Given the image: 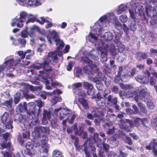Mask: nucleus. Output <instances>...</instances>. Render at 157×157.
Listing matches in <instances>:
<instances>
[{
    "mask_svg": "<svg viewBox=\"0 0 157 157\" xmlns=\"http://www.w3.org/2000/svg\"><path fill=\"white\" fill-rule=\"evenodd\" d=\"M148 121L146 118H144L141 119V123L144 127L147 128V124L148 123Z\"/></svg>",
    "mask_w": 157,
    "mask_h": 157,
    "instance_id": "obj_40",
    "label": "nucleus"
},
{
    "mask_svg": "<svg viewBox=\"0 0 157 157\" xmlns=\"http://www.w3.org/2000/svg\"><path fill=\"white\" fill-rule=\"evenodd\" d=\"M72 114L71 110L67 108H60L56 109L53 111L54 115L59 117L60 120H61L63 118V116L69 117Z\"/></svg>",
    "mask_w": 157,
    "mask_h": 157,
    "instance_id": "obj_8",
    "label": "nucleus"
},
{
    "mask_svg": "<svg viewBox=\"0 0 157 157\" xmlns=\"http://www.w3.org/2000/svg\"><path fill=\"white\" fill-rule=\"evenodd\" d=\"M28 27L26 28L25 30H22L21 32V36L22 37L26 38L27 37L28 35V33L27 31Z\"/></svg>",
    "mask_w": 157,
    "mask_h": 157,
    "instance_id": "obj_45",
    "label": "nucleus"
},
{
    "mask_svg": "<svg viewBox=\"0 0 157 157\" xmlns=\"http://www.w3.org/2000/svg\"><path fill=\"white\" fill-rule=\"evenodd\" d=\"M18 54L19 56H21L22 59H24L25 56V52L23 51H19L18 52Z\"/></svg>",
    "mask_w": 157,
    "mask_h": 157,
    "instance_id": "obj_61",
    "label": "nucleus"
},
{
    "mask_svg": "<svg viewBox=\"0 0 157 157\" xmlns=\"http://www.w3.org/2000/svg\"><path fill=\"white\" fill-rule=\"evenodd\" d=\"M58 49L57 48L56 51L54 52H50L48 55V58H49L52 60L53 62L57 63L58 62V58L57 55L59 56H60L62 55V53L61 51L62 49Z\"/></svg>",
    "mask_w": 157,
    "mask_h": 157,
    "instance_id": "obj_12",
    "label": "nucleus"
},
{
    "mask_svg": "<svg viewBox=\"0 0 157 157\" xmlns=\"http://www.w3.org/2000/svg\"><path fill=\"white\" fill-rule=\"evenodd\" d=\"M126 56L124 53H120L119 56L117 57V60L118 62H121L125 59Z\"/></svg>",
    "mask_w": 157,
    "mask_h": 157,
    "instance_id": "obj_32",
    "label": "nucleus"
},
{
    "mask_svg": "<svg viewBox=\"0 0 157 157\" xmlns=\"http://www.w3.org/2000/svg\"><path fill=\"white\" fill-rule=\"evenodd\" d=\"M42 86H34L31 85H29L28 88L31 91H33L37 90L38 89H41Z\"/></svg>",
    "mask_w": 157,
    "mask_h": 157,
    "instance_id": "obj_30",
    "label": "nucleus"
},
{
    "mask_svg": "<svg viewBox=\"0 0 157 157\" xmlns=\"http://www.w3.org/2000/svg\"><path fill=\"white\" fill-rule=\"evenodd\" d=\"M20 96L22 97L25 96L27 98L33 99L35 98V96L33 94H26L25 92L22 90H21L19 91Z\"/></svg>",
    "mask_w": 157,
    "mask_h": 157,
    "instance_id": "obj_21",
    "label": "nucleus"
},
{
    "mask_svg": "<svg viewBox=\"0 0 157 157\" xmlns=\"http://www.w3.org/2000/svg\"><path fill=\"white\" fill-rule=\"evenodd\" d=\"M148 70L150 71V73H151L152 75H154L157 78V73L154 71L153 69L151 68H149Z\"/></svg>",
    "mask_w": 157,
    "mask_h": 157,
    "instance_id": "obj_57",
    "label": "nucleus"
},
{
    "mask_svg": "<svg viewBox=\"0 0 157 157\" xmlns=\"http://www.w3.org/2000/svg\"><path fill=\"white\" fill-rule=\"evenodd\" d=\"M119 19L122 22H125L127 21L128 17L126 15H121L120 16Z\"/></svg>",
    "mask_w": 157,
    "mask_h": 157,
    "instance_id": "obj_42",
    "label": "nucleus"
},
{
    "mask_svg": "<svg viewBox=\"0 0 157 157\" xmlns=\"http://www.w3.org/2000/svg\"><path fill=\"white\" fill-rule=\"evenodd\" d=\"M37 16L36 15H34L31 14H29V16L28 17V20L26 21V24H28L30 22H33L35 21L38 22L39 23L43 24L45 21L43 17H41L40 19L41 21L38 20L37 18Z\"/></svg>",
    "mask_w": 157,
    "mask_h": 157,
    "instance_id": "obj_13",
    "label": "nucleus"
},
{
    "mask_svg": "<svg viewBox=\"0 0 157 157\" xmlns=\"http://www.w3.org/2000/svg\"><path fill=\"white\" fill-rule=\"evenodd\" d=\"M12 121H9L6 124H4L6 128L10 129L13 128V126L12 125Z\"/></svg>",
    "mask_w": 157,
    "mask_h": 157,
    "instance_id": "obj_39",
    "label": "nucleus"
},
{
    "mask_svg": "<svg viewBox=\"0 0 157 157\" xmlns=\"http://www.w3.org/2000/svg\"><path fill=\"white\" fill-rule=\"evenodd\" d=\"M51 34L53 39L56 43V45L57 46L58 49L63 48L64 46V44L59 38L58 35L56 32L53 30L51 32Z\"/></svg>",
    "mask_w": 157,
    "mask_h": 157,
    "instance_id": "obj_11",
    "label": "nucleus"
},
{
    "mask_svg": "<svg viewBox=\"0 0 157 157\" xmlns=\"http://www.w3.org/2000/svg\"><path fill=\"white\" fill-rule=\"evenodd\" d=\"M38 108L37 112V116L36 115V111H37L36 109V106L34 103L33 102L28 103V108H29V111L27 112V117L31 120V124L33 125H36L39 122L38 116L40 114V108L44 106V102L40 100H36V101Z\"/></svg>",
    "mask_w": 157,
    "mask_h": 157,
    "instance_id": "obj_3",
    "label": "nucleus"
},
{
    "mask_svg": "<svg viewBox=\"0 0 157 157\" xmlns=\"http://www.w3.org/2000/svg\"><path fill=\"white\" fill-rule=\"evenodd\" d=\"M38 0H26V2L27 4L31 6L35 5L37 6L40 5V3L37 1Z\"/></svg>",
    "mask_w": 157,
    "mask_h": 157,
    "instance_id": "obj_25",
    "label": "nucleus"
},
{
    "mask_svg": "<svg viewBox=\"0 0 157 157\" xmlns=\"http://www.w3.org/2000/svg\"><path fill=\"white\" fill-rule=\"evenodd\" d=\"M88 57L93 58L96 61L98 60V59L97 57L91 55L90 52H86L84 53V56L81 59L82 62L88 64V66L84 67L83 70L89 75L88 78L91 81L96 83V87L98 88L99 85H102L101 81L99 79L100 78L101 79L102 73L99 71V68L97 66L93 64Z\"/></svg>",
    "mask_w": 157,
    "mask_h": 157,
    "instance_id": "obj_2",
    "label": "nucleus"
},
{
    "mask_svg": "<svg viewBox=\"0 0 157 157\" xmlns=\"http://www.w3.org/2000/svg\"><path fill=\"white\" fill-rule=\"evenodd\" d=\"M120 86L121 88L124 90H130L132 89V86L129 84H125L121 83L120 85Z\"/></svg>",
    "mask_w": 157,
    "mask_h": 157,
    "instance_id": "obj_29",
    "label": "nucleus"
},
{
    "mask_svg": "<svg viewBox=\"0 0 157 157\" xmlns=\"http://www.w3.org/2000/svg\"><path fill=\"white\" fill-rule=\"evenodd\" d=\"M107 15H104V16L101 17L99 19V21L101 22H103L104 21H105L106 22H107Z\"/></svg>",
    "mask_w": 157,
    "mask_h": 157,
    "instance_id": "obj_53",
    "label": "nucleus"
},
{
    "mask_svg": "<svg viewBox=\"0 0 157 157\" xmlns=\"http://www.w3.org/2000/svg\"><path fill=\"white\" fill-rule=\"evenodd\" d=\"M41 143V147L44 148V151L47 153L48 151V147L47 142L48 141V138L45 135H43L40 138Z\"/></svg>",
    "mask_w": 157,
    "mask_h": 157,
    "instance_id": "obj_15",
    "label": "nucleus"
},
{
    "mask_svg": "<svg viewBox=\"0 0 157 157\" xmlns=\"http://www.w3.org/2000/svg\"><path fill=\"white\" fill-rule=\"evenodd\" d=\"M1 153L3 155L4 157H12V153H11L6 152L4 153L3 151H2Z\"/></svg>",
    "mask_w": 157,
    "mask_h": 157,
    "instance_id": "obj_54",
    "label": "nucleus"
},
{
    "mask_svg": "<svg viewBox=\"0 0 157 157\" xmlns=\"http://www.w3.org/2000/svg\"><path fill=\"white\" fill-rule=\"evenodd\" d=\"M149 82L151 85H154L155 83L156 80L153 76L150 77Z\"/></svg>",
    "mask_w": 157,
    "mask_h": 157,
    "instance_id": "obj_48",
    "label": "nucleus"
},
{
    "mask_svg": "<svg viewBox=\"0 0 157 157\" xmlns=\"http://www.w3.org/2000/svg\"><path fill=\"white\" fill-rule=\"evenodd\" d=\"M110 52L111 54L113 56H115L117 53V49L113 44L111 46V47L110 48Z\"/></svg>",
    "mask_w": 157,
    "mask_h": 157,
    "instance_id": "obj_33",
    "label": "nucleus"
},
{
    "mask_svg": "<svg viewBox=\"0 0 157 157\" xmlns=\"http://www.w3.org/2000/svg\"><path fill=\"white\" fill-rule=\"evenodd\" d=\"M10 144L9 142L7 144L6 143H3L0 144V148L3 149L4 148H8L10 147Z\"/></svg>",
    "mask_w": 157,
    "mask_h": 157,
    "instance_id": "obj_38",
    "label": "nucleus"
},
{
    "mask_svg": "<svg viewBox=\"0 0 157 157\" xmlns=\"http://www.w3.org/2000/svg\"><path fill=\"white\" fill-rule=\"evenodd\" d=\"M89 36L91 38L89 39V40L90 41H92L94 40V43L95 44V46H98V47H96V49L98 50H99L101 52V60L102 62L105 61L107 60V48H103L102 47L99 46V44L98 42L99 40H98L97 37L95 35L91 33H90L89 34Z\"/></svg>",
    "mask_w": 157,
    "mask_h": 157,
    "instance_id": "obj_6",
    "label": "nucleus"
},
{
    "mask_svg": "<svg viewBox=\"0 0 157 157\" xmlns=\"http://www.w3.org/2000/svg\"><path fill=\"white\" fill-rule=\"evenodd\" d=\"M121 77L122 80L124 82H126L130 79L131 77L130 75L126 74L124 75H122Z\"/></svg>",
    "mask_w": 157,
    "mask_h": 157,
    "instance_id": "obj_41",
    "label": "nucleus"
},
{
    "mask_svg": "<svg viewBox=\"0 0 157 157\" xmlns=\"http://www.w3.org/2000/svg\"><path fill=\"white\" fill-rule=\"evenodd\" d=\"M45 94H46V96L47 95H50L51 96L52 95V94H60L62 93V92L59 90L58 89H57L56 90H54L52 92L50 93L49 92H46L45 91H44Z\"/></svg>",
    "mask_w": 157,
    "mask_h": 157,
    "instance_id": "obj_28",
    "label": "nucleus"
},
{
    "mask_svg": "<svg viewBox=\"0 0 157 157\" xmlns=\"http://www.w3.org/2000/svg\"><path fill=\"white\" fill-rule=\"evenodd\" d=\"M144 76L138 75L135 77L136 80L138 82L145 84H148L149 82V78L151 73L150 71L145 70L143 71Z\"/></svg>",
    "mask_w": 157,
    "mask_h": 157,
    "instance_id": "obj_9",
    "label": "nucleus"
},
{
    "mask_svg": "<svg viewBox=\"0 0 157 157\" xmlns=\"http://www.w3.org/2000/svg\"><path fill=\"white\" fill-rule=\"evenodd\" d=\"M117 33H115V38L117 41L119 42V40L121 36V35L120 33V31H118Z\"/></svg>",
    "mask_w": 157,
    "mask_h": 157,
    "instance_id": "obj_52",
    "label": "nucleus"
},
{
    "mask_svg": "<svg viewBox=\"0 0 157 157\" xmlns=\"http://www.w3.org/2000/svg\"><path fill=\"white\" fill-rule=\"evenodd\" d=\"M83 86L87 89V92L89 95H92L94 94L93 86L87 82H84Z\"/></svg>",
    "mask_w": 157,
    "mask_h": 157,
    "instance_id": "obj_17",
    "label": "nucleus"
},
{
    "mask_svg": "<svg viewBox=\"0 0 157 157\" xmlns=\"http://www.w3.org/2000/svg\"><path fill=\"white\" fill-rule=\"evenodd\" d=\"M13 101L12 99H10L9 100L6 101H5L4 104L9 109L11 108L12 103Z\"/></svg>",
    "mask_w": 157,
    "mask_h": 157,
    "instance_id": "obj_37",
    "label": "nucleus"
},
{
    "mask_svg": "<svg viewBox=\"0 0 157 157\" xmlns=\"http://www.w3.org/2000/svg\"><path fill=\"white\" fill-rule=\"evenodd\" d=\"M35 132H38L39 133L42 132L46 134H49L50 132V129L48 127H44L43 126H36L34 129Z\"/></svg>",
    "mask_w": 157,
    "mask_h": 157,
    "instance_id": "obj_16",
    "label": "nucleus"
},
{
    "mask_svg": "<svg viewBox=\"0 0 157 157\" xmlns=\"http://www.w3.org/2000/svg\"><path fill=\"white\" fill-rule=\"evenodd\" d=\"M147 105L148 108L150 109H153L154 107V104L151 100H149L147 101Z\"/></svg>",
    "mask_w": 157,
    "mask_h": 157,
    "instance_id": "obj_43",
    "label": "nucleus"
},
{
    "mask_svg": "<svg viewBox=\"0 0 157 157\" xmlns=\"http://www.w3.org/2000/svg\"><path fill=\"white\" fill-rule=\"evenodd\" d=\"M30 136V132L26 131L23 133V137L24 139H29Z\"/></svg>",
    "mask_w": 157,
    "mask_h": 157,
    "instance_id": "obj_46",
    "label": "nucleus"
},
{
    "mask_svg": "<svg viewBox=\"0 0 157 157\" xmlns=\"http://www.w3.org/2000/svg\"><path fill=\"white\" fill-rule=\"evenodd\" d=\"M103 28V27L101 25H99L97 27L94 29V30L96 32V33L98 35H101V31Z\"/></svg>",
    "mask_w": 157,
    "mask_h": 157,
    "instance_id": "obj_35",
    "label": "nucleus"
},
{
    "mask_svg": "<svg viewBox=\"0 0 157 157\" xmlns=\"http://www.w3.org/2000/svg\"><path fill=\"white\" fill-rule=\"evenodd\" d=\"M137 105L138 107L140 108V109L141 112L144 113H146V109L143 103L141 102L138 103Z\"/></svg>",
    "mask_w": 157,
    "mask_h": 157,
    "instance_id": "obj_31",
    "label": "nucleus"
},
{
    "mask_svg": "<svg viewBox=\"0 0 157 157\" xmlns=\"http://www.w3.org/2000/svg\"><path fill=\"white\" fill-rule=\"evenodd\" d=\"M51 59L47 58V59L44 60L43 63L42 64L38 63L35 65L34 66V68L37 69H39L43 67L44 70L47 71H51L52 68L49 65Z\"/></svg>",
    "mask_w": 157,
    "mask_h": 157,
    "instance_id": "obj_10",
    "label": "nucleus"
},
{
    "mask_svg": "<svg viewBox=\"0 0 157 157\" xmlns=\"http://www.w3.org/2000/svg\"><path fill=\"white\" fill-rule=\"evenodd\" d=\"M27 17V14L24 11H22L20 13V17L18 18H15L13 19V22L11 25L12 26H14L16 24L17 27L21 28L24 25L23 22L25 21Z\"/></svg>",
    "mask_w": 157,
    "mask_h": 157,
    "instance_id": "obj_7",
    "label": "nucleus"
},
{
    "mask_svg": "<svg viewBox=\"0 0 157 157\" xmlns=\"http://www.w3.org/2000/svg\"><path fill=\"white\" fill-rule=\"evenodd\" d=\"M113 34L110 32L105 33L103 36V38L106 41L110 40L113 39Z\"/></svg>",
    "mask_w": 157,
    "mask_h": 157,
    "instance_id": "obj_24",
    "label": "nucleus"
},
{
    "mask_svg": "<svg viewBox=\"0 0 157 157\" xmlns=\"http://www.w3.org/2000/svg\"><path fill=\"white\" fill-rule=\"evenodd\" d=\"M21 60L19 58L12 59L6 61L3 64L0 66V78H2L4 73L8 70L12 71L14 70L16 65L18 64Z\"/></svg>",
    "mask_w": 157,
    "mask_h": 157,
    "instance_id": "obj_4",
    "label": "nucleus"
},
{
    "mask_svg": "<svg viewBox=\"0 0 157 157\" xmlns=\"http://www.w3.org/2000/svg\"><path fill=\"white\" fill-rule=\"evenodd\" d=\"M51 115V114L50 112L47 111L45 110H44L43 113V119L42 120V121L49 119L50 118Z\"/></svg>",
    "mask_w": 157,
    "mask_h": 157,
    "instance_id": "obj_27",
    "label": "nucleus"
},
{
    "mask_svg": "<svg viewBox=\"0 0 157 157\" xmlns=\"http://www.w3.org/2000/svg\"><path fill=\"white\" fill-rule=\"evenodd\" d=\"M127 9V7L124 5H121L119 6L117 11V14L118 15L122 13Z\"/></svg>",
    "mask_w": 157,
    "mask_h": 157,
    "instance_id": "obj_26",
    "label": "nucleus"
},
{
    "mask_svg": "<svg viewBox=\"0 0 157 157\" xmlns=\"http://www.w3.org/2000/svg\"><path fill=\"white\" fill-rule=\"evenodd\" d=\"M141 88H140V91L139 93L140 98V97H141V99H142L143 98H147V96H148V93L147 92V89L144 86H141Z\"/></svg>",
    "mask_w": 157,
    "mask_h": 157,
    "instance_id": "obj_19",
    "label": "nucleus"
},
{
    "mask_svg": "<svg viewBox=\"0 0 157 157\" xmlns=\"http://www.w3.org/2000/svg\"><path fill=\"white\" fill-rule=\"evenodd\" d=\"M150 144L152 148V149L157 147V143L156 142L155 140L153 139L151 141Z\"/></svg>",
    "mask_w": 157,
    "mask_h": 157,
    "instance_id": "obj_51",
    "label": "nucleus"
},
{
    "mask_svg": "<svg viewBox=\"0 0 157 157\" xmlns=\"http://www.w3.org/2000/svg\"><path fill=\"white\" fill-rule=\"evenodd\" d=\"M115 130V128L114 127H113L112 128L109 129L106 132V133L108 135L112 134L114 133Z\"/></svg>",
    "mask_w": 157,
    "mask_h": 157,
    "instance_id": "obj_56",
    "label": "nucleus"
},
{
    "mask_svg": "<svg viewBox=\"0 0 157 157\" xmlns=\"http://www.w3.org/2000/svg\"><path fill=\"white\" fill-rule=\"evenodd\" d=\"M124 137L125 138L124 140H126L127 143H128L129 145L132 144V143L131 140L129 137L125 135H124Z\"/></svg>",
    "mask_w": 157,
    "mask_h": 157,
    "instance_id": "obj_49",
    "label": "nucleus"
},
{
    "mask_svg": "<svg viewBox=\"0 0 157 157\" xmlns=\"http://www.w3.org/2000/svg\"><path fill=\"white\" fill-rule=\"evenodd\" d=\"M82 85V84L81 82H78L76 83L73 84V88L75 89H78L81 87Z\"/></svg>",
    "mask_w": 157,
    "mask_h": 157,
    "instance_id": "obj_44",
    "label": "nucleus"
},
{
    "mask_svg": "<svg viewBox=\"0 0 157 157\" xmlns=\"http://www.w3.org/2000/svg\"><path fill=\"white\" fill-rule=\"evenodd\" d=\"M9 116V115L8 113L6 112L4 113L2 117V121L3 124H5Z\"/></svg>",
    "mask_w": 157,
    "mask_h": 157,
    "instance_id": "obj_34",
    "label": "nucleus"
},
{
    "mask_svg": "<svg viewBox=\"0 0 157 157\" xmlns=\"http://www.w3.org/2000/svg\"><path fill=\"white\" fill-rule=\"evenodd\" d=\"M23 118V115L20 113H17L14 116V121L17 123H21Z\"/></svg>",
    "mask_w": 157,
    "mask_h": 157,
    "instance_id": "obj_23",
    "label": "nucleus"
},
{
    "mask_svg": "<svg viewBox=\"0 0 157 157\" xmlns=\"http://www.w3.org/2000/svg\"><path fill=\"white\" fill-rule=\"evenodd\" d=\"M33 144H32L30 142H28L25 145L26 148L29 150L33 148Z\"/></svg>",
    "mask_w": 157,
    "mask_h": 157,
    "instance_id": "obj_47",
    "label": "nucleus"
},
{
    "mask_svg": "<svg viewBox=\"0 0 157 157\" xmlns=\"http://www.w3.org/2000/svg\"><path fill=\"white\" fill-rule=\"evenodd\" d=\"M136 56L137 59L139 60L142 59V56L141 52H138L136 53Z\"/></svg>",
    "mask_w": 157,
    "mask_h": 157,
    "instance_id": "obj_64",
    "label": "nucleus"
},
{
    "mask_svg": "<svg viewBox=\"0 0 157 157\" xmlns=\"http://www.w3.org/2000/svg\"><path fill=\"white\" fill-rule=\"evenodd\" d=\"M57 98L56 97H54V98H53L51 101V102L52 105H54L55 104L56 102H57Z\"/></svg>",
    "mask_w": 157,
    "mask_h": 157,
    "instance_id": "obj_63",
    "label": "nucleus"
},
{
    "mask_svg": "<svg viewBox=\"0 0 157 157\" xmlns=\"http://www.w3.org/2000/svg\"><path fill=\"white\" fill-rule=\"evenodd\" d=\"M33 144L34 147H39L40 145V143L36 139L33 141Z\"/></svg>",
    "mask_w": 157,
    "mask_h": 157,
    "instance_id": "obj_58",
    "label": "nucleus"
},
{
    "mask_svg": "<svg viewBox=\"0 0 157 157\" xmlns=\"http://www.w3.org/2000/svg\"><path fill=\"white\" fill-rule=\"evenodd\" d=\"M73 66L74 63L72 62H70L67 66V70L68 71H71Z\"/></svg>",
    "mask_w": 157,
    "mask_h": 157,
    "instance_id": "obj_59",
    "label": "nucleus"
},
{
    "mask_svg": "<svg viewBox=\"0 0 157 157\" xmlns=\"http://www.w3.org/2000/svg\"><path fill=\"white\" fill-rule=\"evenodd\" d=\"M108 143L112 144L114 147H116L118 145V142L116 140V138L113 136L109 138L107 140Z\"/></svg>",
    "mask_w": 157,
    "mask_h": 157,
    "instance_id": "obj_22",
    "label": "nucleus"
},
{
    "mask_svg": "<svg viewBox=\"0 0 157 157\" xmlns=\"http://www.w3.org/2000/svg\"><path fill=\"white\" fill-rule=\"evenodd\" d=\"M117 19L116 20V21L115 22V26L117 29H119V28H121L122 27V25L121 23L117 21Z\"/></svg>",
    "mask_w": 157,
    "mask_h": 157,
    "instance_id": "obj_60",
    "label": "nucleus"
},
{
    "mask_svg": "<svg viewBox=\"0 0 157 157\" xmlns=\"http://www.w3.org/2000/svg\"><path fill=\"white\" fill-rule=\"evenodd\" d=\"M106 154L108 155V157H115L117 155V154L113 151L108 152Z\"/></svg>",
    "mask_w": 157,
    "mask_h": 157,
    "instance_id": "obj_55",
    "label": "nucleus"
},
{
    "mask_svg": "<svg viewBox=\"0 0 157 157\" xmlns=\"http://www.w3.org/2000/svg\"><path fill=\"white\" fill-rule=\"evenodd\" d=\"M141 2H137L134 4L132 6L131 9L129 10V12L130 16L132 18V20H130L128 21V26L130 29L133 31L136 30V21L135 15L138 13L140 16L143 15L145 18L144 13L143 12V4L146 5V10L147 15L148 17L151 16L153 14L154 10L150 5V4L155 3L156 2L155 0H140Z\"/></svg>",
    "mask_w": 157,
    "mask_h": 157,
    "instance_id": "obj_1",
    "label": "nucleus"
},
{
    "mask_svg": "<svg viewBox=\"0 0 157 157\" xmlns=\"http://www.w3.org/2000/svg\"><path fill=\"white\" fill-rule=\"evenodd\" d=\"M126 122L128 123L130 127H132L134 126L138 127L141 122V119L139 118H136L134 120V123L132 120L126 119L125 120H121L120 121V123L119 124V126L121 129H123L127 131L128 132L131 131V128L128 127V126L126 124Z\"/></svg>",
    "mask_w": 157,
    "mask_h": 157,
    "instance_id": "obj_5",
    "label": "nucleus"
},
{
    "mask_svg": "<svg viewBox=\"0 0 157 157\" xmlns=\"http://www.w3.org/2000/svg\"><path fill=\"white\" fill-rule=\"evenodd\" d=\"M18 41L21 44L23 45V47H24L26 44V40L24 39L19 38L18 40Z\"/></svg>",
    "mask_w": 157,
    "mask_h": 157,
    "instance_id": "obj_50",
    "label": "nucleus"
},
{
    "mask_svg": "<svg viewBox=\"0 0 157 157\" xmlns=\"http://www.w3.org/2000/svg\"><path fill=\"white\" fill-rule=\"evenodd\" d=\"M79 97L78 98V101L82 105V106L86 109L88 108V103L86 100L84 99L85 96V94L82 91H80L78 94Z\"/></svg>",
    "mask_w": 157,
    "mask_h": 157,
    "instance_id": "obj_14",
    "label": "nucleus"
},
{
    "mask_svg": "<svg viewBox=\"0 0 157 157\" xmlns=\"http://www.w3.org/2000/svg\"><path fill=\"white\" fill-rule=\"evenodd\" d=\"M29 109L28 105L27 106L26 103L25 102H24L23 103H20L17 107V110L21 112L25 111H26L27 112Z\"/></svg>",
    "mask_w": 157,
    "mask_h": 157,
    "instance_id": "obj_18",
    "label": "nucleus"
},
{
    "mask_svg": "<svg viewBox=\"0 0 157 157\" xmlns=\"http://www.w3.org/2000/svg\"><path fill=\"white\" fill-rule=\"evenodd\" d=\"M128 154L124 152L120 151V154H119L118 157H127Z\"/></svg>",
    "mask_w": 157,
    "mask_h": 157,
    "instance_id": "obj_62",
    "label": "nucleus"
},
{
    "mask_svg": "<svg viewBox=\"0 0 157 157\" xmlns=\"http://www.w3.org/2000/svg\"><path fill=\"white\" fill-rule=\"evenodd\" d=\"M52 155L54 157H62L61 152L58 150H54L52 153Z\"/></svg>",
    "mask_w": 157,
    "mask_h": 157,
    "instance_id": "obj_36",
    "label": "nucleus"
},
{
    "mask_svg": "<svg viewBox=\"0 0 157 157\" xmlns=\"http://www.w3.org/2000/svg\"><path fill=\"white\" fill-rule=\"evenodd\" d=\"M107 16V20L108 23H114L117 19L116 17L112 13H108Z\"/></svg>",
    "mask_w": 157,
    "mask_h": 157,
    "instance_id": "obj_20",
    "label": "nucleus"
}]
</instances>
